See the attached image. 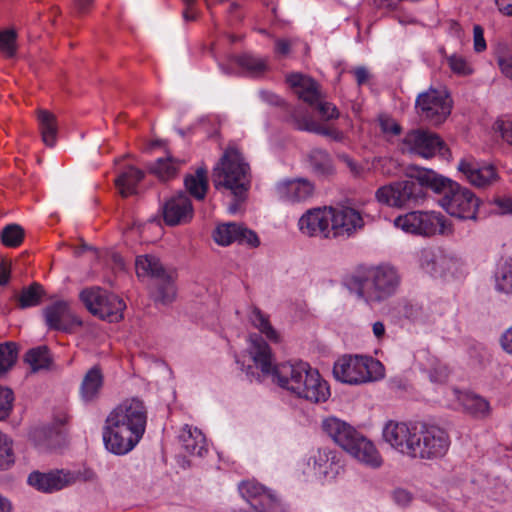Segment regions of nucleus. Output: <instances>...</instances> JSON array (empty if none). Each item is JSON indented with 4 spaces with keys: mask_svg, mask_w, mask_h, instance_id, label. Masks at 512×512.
I'll list each match as a JSON object with an SVG mask.
<instances>
[{
    "mask_svg": "<svg viewBox=\"0 0 512 512\" xmlns=\"http://www.w3.org/2000/svg\"><path fill=\"white\" fill-rule=\"evenodd\" d=\"M147 424V408L139 398L123 401L106 418L103 428L105 448L115 455H125L142 439Z\"/></svg>",
    "mask_w": 512,
    "mask_h": 512,
    "instance_id": "obj_1",
    "label": "nucleus"
},
{
    "mask_svg": "<svg viewBox=\"0 0 512 512\" xmlns=\"http://www.w3.org/2000/svg\"><path fill=\"white\" fill-rule=\"evenodd\" d=\"M399 284L397 270L388 264L359 267L346 281L349 291L370 306L394 295Z\"/></svg>",
    "mask_w": 512,
    "mask_h": 512,
    "instance_id": "obj_2",
    "label": "nucleus"
},
{
    "mask_svg": "<svg viewBox=\"0 0 512 512\" xmlns=\"http://www.w3.org/2000/svg\"><path fill=\"white\" fill-rule=\"evenodd\" d=\"M419 178L434 192L442 194L439 203L448 214L465 220L477 219L479 199L468 188L432 170L420 171Z\"/></svg>",
    "mask_w": 512,
    "mask_h": 512,
    "instance_id": "obj_3",
    "label": "nucleus"
},
{
    "mask_svg": "<svg viewBox=\"0 0 512 512\" xmlns=\"http://www.w3.org/2000/svg\"><path fill=\"white\" fill-rule=\"evenodd\" d=\"M249 340L248 353L263 375H272L274 382L291 393L299 389V381L310 366L308 363L285 362L273 366L271 349L266 341L258 334H251Z\"/></svg>",
    "mask_w": 512,
    "mask_h": 512,
    "instance_id": "obj_4",
    "label": "nucleus"
},
{
    "mask_svg": "<svg viewBox=\"0 0 512 512\" xmlns=\"http://www.w3.org/2000/svg\"><path fill=\"white\" fill-rule=\"evenodd\" d=\"M322 430L359 462L372 468L381 466L382 458L374 444L350 424L337 417H328L322 421Z\"/></svg>",
    "mask_w": 512,
    "mask_h": 512,
    "instance_id": "obj_5",
    "label": "nucleus"
},
{
    "mask_svg": "<svg viewBox=\"0 0 512 512\" xmlns=\"http://www.w3.org/2000/svg\"><path fill=\"white\" fill-rule=\"evenodd\" d=\"M216 189L230 190L234 197L241 198L250 187V168L242 154L235 148H228L214 167L212 175Z\"/></svg>",
    "mask_w": 512,
    "mask_h": 512,
    "instance_id": "obj_6",
    "label": "nucleus"
},
{
    "mask_svg": "<svg viewBox=\"0 0 512 512\" xmlns=\"http://www.w3.org/2000/svg\"><path fill=\"white\" fill-rule=\"evenodd\" d=\"M424 186L427 187L426 183L420 180L417 173L416 180H400L379 187L375 192V199L388 207L410 209L425 200Z\"/></svg>",
    "mask_w": 512,
    "mask_h": 512,
    "instance_id": "obj_7",
    "label": "nucleus"
},
{
    "mask_svg": "<svg viewBox=\"0 0 512 512\" xmlns=\"http://www.w3.org/2000/svg\"><path fill=\"white\" fill-rule=\"evenodd\" d=\"M333 374L343 383L357 385L384 377V367L372 357L344 355L334 364Z\"/></svg>",
    "mask_w": 512,
    "mask_h": 512,
    "instance_id": "obj_8",
    "label": "nucleus"
},
{
    "mask_svg": "<svg viewBox=\"0 0 512 512\" xmlns=\"http://www.w3.org/2000/svg\"><path fill=\"white\" fill-rule=\"evenodd\" d=\"M136 273L139 277L150 276L156 288L154 299L162 304L171 303L176 296L172 274L167 273L160 260L152 255L139 256L136 259Z\"/></svg>",
    "mask_w": 512,
    "mask_h": 512,
    "instance_id": "obj_9",
    "label": "nucleus"
},
{
    "mask_svg": "<svg viewBox=\"0 0 512 512\" xmlns=\"http://www.w3.org/2000/svg\"><path fill=\"white\" fill-rule=\"evenodd\" d=\"M80 299L87 309L95 316L108 322L123 319L126 304L118 295L99 287L83 290Z\"/></svg>",
    "mask_w": 512,
    "mask_h": 512,
    "instance_id": "obj_10",
    "label": "nucleus"
},
{
    "mask_svg": "<svg viewBox=\"0 0 512 512\" xmlns=\"http://www.w3.org/2000/svg\"><path fill=\"white\" fill-rule=\"evenodd\" d=\"M421 424L389 421L383 428V439L397 452L416 459Z\"/></svg>",
    "mask_w": 512,
    "mask_h": 512,
    "instance_id": "obj_11",
    "label": "nucleus"
},
{
    "mask_svg": "<svg viewBox=\"0 0 512 512\" xmlns=\"http://www.w3.org/2000/svg\"><path fill=\"white\" fill-rule=\"evenodd\" d=\"M394 225L405 232L421 236L445 234L447 230L444 215L435 211L408 212L396 217Z\"/></svg>",
    "mask_w": 512,
    "mask_h": 512,
    "instance_id": "obj_12",
    "label": "nucleus"
},
{
    "mask_svg": "<svg viewBox=\"0 0 512 512\" xmlns=\"http://www.w3.org/2000/svg\"><path fill=\"white\" fill-rule=\"evenodd\" d=\"M403 151L423 158H431L436 154L446 160L452 157L450 149L443 140L438 135L425 130L408 132L403 139Z\"/></svg>",
    "mask_w": 512,
    "mask_h": 512,
    "instance_id": "obj_13",
    "label": "nucleus"
},
{
    "mask_svg": "<svg viewBox=\"0 0 512 512\" xmlns=\"http://www.w3.org/2000/svg\"><path fill=\"white\" fill-rule=\"evenodd\" d=\"M416 108L422 118L433 125H439L450 115L452 100L444 90L429 89L418 95Z\"/></svg>",
    "mask_w": 512,
    "mask_h": 512,
    "instance_id": "obj_14",
    "label": "nucleus"
},
{
    "mask_svg": "<svg viewBox=\"0 0 512 512\" xmlns=\"http://www.w3.org/2000/svg\"><path fill=\"white\" fill-rule=\"evenodd\" d=\"M450 447V437L446 430L437 425L421 424V436L416 459H436L443 457Z\"/></svg>",
    "mask_w": 512,
    "mask_h": 512,
    "instance_id": "obj_15",
    "label": "nucleus"
},
{
    "mask_svg": "<svg viewBox=\"0 0 512 512\" xmlns=\"http://www.w3.org/2000/svg\"><path fill=\"white\" fill-rule=\"evenodd\" d=\"M418 261L421 269L435 278L454 276L460 267L458 259L440 248L422 249Z\"/></svg>",
    "mask_w": 512,
    "mask_h": 512,
    "instance_id": "obj_16",
    "label": "nucleus"
},
{
    "mask_svg": "<svg viewBox=\"0 0 512 512\" xmlns=\"http://www.w3.org/2000/svg\"><path fill=\"white\" fill-rule=\"evenodd\" d=\"M79 474L68 470H51L43 473L33 471L27 478L28 484L43 493H53L77 482Z\"/></svg>",
    "mask_w": 512,
    "mask_h": 512,
    "instance_id": "obj_17",
    "label": "nucleus"
},
{
    "mask_svg": "<svg viewBox=\"0 0 512 512\" xmlns=\"http://www.w3.org/2000/svg\"><path fill=\"white\" fill-rule=\"evenodd\" d=\"M241 496L250 504L249 512L276 511L279 502L276 495L254 481H243L239 485Z\"/></svg>",
    "mask_w": 512,
    "mask_h": 512,
    "instance_id": "obj_18",
    "label": "nucleus"
},
{
    "mask_svg": "<svg viewBox=\"0 0 512 512\" xmlns=\"http://www.w3.org/2000/svg\"><path fill=\"white\" fill-rule=\"evenodd\" d=\"M299 389H295L294 395L312 403L324 402L330 395L329 387L317 370L310 366L299 381Z\"/></svg>",
    "mask_w": 512,
    "mask_h": 512,
    "instance_id": "obj_19",
    "label": "nucleus"
},
{
    "mask_svg": "<svg viewBox=\"0 0 512 512\" xmlns=\"http://www.w3.org/2000/svg\"><path fill=\"white\" fill-rule=\"evenodd\" d=\"M163 219L169 226L189 223L194 215L190 198L185 192L170 197L163 205Z\"/></svg>",
    "mask_w": 512,
    "mask_h": 512,
    "instance_id": "obj_20",
    "label": "nucleus"
},
{
    "mask_svg": "<svg viewBox=\"0 0 512 512\" xmlns=\"http://www.w3.org/2000/svg\"><path fill=\"white\" fill-rule=\"evenodd\" d=\"M331 208H314L303 214L298 226L300 231L309 236L330 237L331 234Z\"/></svg>",
    "mask_w": 512,
    "mask_h": 512,
    "instance_id": "obj_21",
    "label": "nucleus"
},
{
    "mask_svg": "<svg viewBox=\"0 0 512 512\" xmlns=\"http://www.w3.org/2000/svg\"><path fill=\"white\" fill-rule=\"evenodd\" d=\"M331 217V233L334 237H349L364 227L361 213L351 207L331 208Z\"/></svg>",
    "mask_w": 512,
    "mask_h": 512,
    "instance_id": "obj_22",
    "label": "nucleus"
},
{
    "mask_svg": "<svg viewBox=\"0 0 512 512\" xmlns=\"http://www.w3.org/2000/svg\"><path fill=\"white\" fill-rule=\"evenodd\" d=\"M44 317L48 328L53 330L71 332L75 326L82 325V321L65 301H57L46 307Z\"/></svg>",
    "mask_w": 512,
    "mask_h": 512,
    "instance_id": "obj_23",
    "label": "nucleus"
},
{
    "mask_svg": "<svg viewBox=\"0 0 512 512\" xmlns=\"http://www.w3.org/2000/svg\"><path fill=\"white\" fill-rule=\"evenodd\" d=\"M279 197L288 202L305 201L313 195L314 186L307 179L287 180L277 185Z\"/></svg>",
    "mask_w": 512,
    "mask_h": 512,
    "instance_id": "obj_24",
    "label": "nucleus"
},
{
    "mask_svg": "<svg viewBox=\"0 0 512 512\" xmlns=\"http://www.w3.org/2000/svg\"><path fill=\"white\" fill-rule=\"evenodd\" d=\"M290 118L294 126L301 131H308L323 136L331 137L335 140H341L342 134L335 130L324 127L313 120L301 107H296L291 111Z\"/></svg>",
    "mask_w": 512,
    "mask_h": 512,
    "instance_id": "obj_25",
    "label": "nucleus"
},
{
    "mask_svg": "<svg viewBox=\"0 0 512 512\" xmlns=\"http://www.w3.org/2000/svg\"><path fill=\"white\" fill-rule=\"evenodd\" d=\"M104 385V375L100 366L91 367L84 375L79 393L81 399L90 403L99 398Z\"/></svg>",
    "mask_w": 512,
    "mask_h": 512,
    "instance_id": "obj_26",
    "label": "nucleus"
},
{
    "mask_svg": "<svg viewBox=\"0 0 512 512\" xmlns=\"http://www.w3.org/2000/svg\"><path fill=\"white\" fill-rule=\"evenodd\" d=\"M295 93L304 102L315 105L320 99L319 85L312 78L302 74H292L287 78Z\"/></svg>",
    "mask_w": 512,
    "mask_h": 512,
    "instance_id": "obj_27",
    "label": "nucleus"
},
{
    "mask_svg": "<svg viewBox=\"0 0 512 512\" xmlns=\"http://www.w3.org/2000/svg\"><path fill=\"white\" fill-rule=\"evenodd\" d=\"M179 439L184 450L190 455L201 457L207 452L206 438L196 427L185 425Z\"/></svg>",
    "mask_w": 512,
    "mask_h": 512,
    "instance_id": "obj_28",
    "label": "nucleus"
},
{
    "mask_svg": "<svg viewBox=\"0 0 512 512\" xmlns=\"http://www.w3.org/2000/svg\"><path fill=\"white\" fill-rule=\"evenodd\" d=\"M309 462L313 463V470L319 476L327 477L330 474L337 473V456L329 448H319L310 457Z\"/></svg>",
    "mask_w": 512,
    "mask_h": 512,
    "instance_id": "obj_29",
    "label": "nucleus"
},
{
    "mask_svg": "<svg viewBox=\"0 0 512 512\" xmlns=\"http://www.w3.org/2000/svg\"><path fill=\"white\" fill-rule=\"evenodd\" d=\"M144 178V172L134 166L126 167L115 179V185L124 198L137 193V185Z\"/></svg>",
    "mask_w": 512,
    "mask_h": 512,
    "instance_id": "obj_30",
    "label": "nucleus"
},
{
    "mask_svg": "<svg viewBox=\"0 0 512 512\" xmlns=\"http://www.w3.org/2000/svg\"><path fill=\"white\" fill-rule=\"evenodd\" d=\"M24 361L29 365L32 373L47 371L53 365L52 354L46 345L29 349L25 354Z\"/></svg>",
    "mask_w": 512,
    "mask_h": 512,
    "instance_id": "obj_31",
    "label": "nucleus"
},
{
    "mask_svg": "<svg viewBox=\"0 0 512 512\" xmlns=\"http://www.w3.org/2000/svg\"><path fill=\"white\" fill-rule=\"evenodd\" d=\"M37 119L43 143L48 147H53L56 143L58 133L56 116L48 110L39 109Z\"/></svg>",
    "mask_w": 512,
    "mask_h": 512,
    "instance_id": "obj_32",
    "label": "nucleus"
},
{
    "mask_svg": "<svg viewBox=\"0 0 512 512\" xmlns=\"http://www.w3.org/2000/svg\"><path fill=\"white\" fill-rule=\"evenodd\" d=\"M185 187L189 194L197 200H203L208 188L207 170L198 168L194 175H187L184 180Z\"/></svg>",
    "mask_w": 512,
    "mask_h": 512,
    "instance_id": "obj_33",
    "label": "nucleus"
},
{
    "mask_svg": "<svg viewBox=\"0 0 512 512\" xmlns=\"http://www.w3.org/2000/svg\"><path fill=\"white\" fill-rule=\"evenodd\" d=\"M44 296V287L37 282H33L29 286L23 287L16 299L19 308L26 309L38 306L42 302Z\"/></svg>",
    "mask_w": 512,
    "mask_h": 512,
    "instance_id": "obj_34",
    "label": "nucleus"
},
{
    "mask_svg": "<svg viewBox=\"0 0 512 512\" xmlns=\"http://www.w3.org/2000/svg\"><path fill=\"white\" fill-rule=\"evenodd\" d=\"M457 170L465 181L480 187V162L472 155H465L458 163Z\"/></svg>",
    "mask_w": 512,
    "mask_h": 512,
    "instance_id": "obj_35",
    "label": "nucleus"
},
{
    "mask_svg": "<svg viewBox=\"0 0 512 512\" xmlns=\"http://www.w3.org/2000/svg\"><path fill=\"white\" fill-rule=\"evenodd\" d=\"M426 363H422L423 369L428 373L432 382L443 383L449 376L448 367L438 358L425 354Z\"/></svg>",
    "mask_w": 512,
    "mask_h": 512,
    "instance_id": "obj_36",
    "label": "nucleus"
},
{
    "mask_svg": "<svg viewBox=\"0 0 512 512\" xmlns=\"http://www.w3.org/2000/svg\"><path fill=\"white\" fill-rule=\"evenodd\" d=\"M235 62L244 69L250 76H260L267 70V62L265 59L256 57L251 54H243L235 57Z\"/></svg>",
    "mask_w": 512,
    "mask_h": 512,
    "instance_id": "obj_37",
    "label": "nucleus"
},
{
    "mask_svg": "<svg viewBox=\"0 0 512 512\" xmlns=\"http://www.w3.org/2000/svg\"><path fill=\"white\" fill-rule=\"evenodd\" d=\"M249 320L251 324L255 328H257L262 334H264L269 340H278V334L276 330L271 326L268 317L264 313H262V311L259 308H252L249 315Z\"/></svg>",
    "mask_w": 512,
    "mask_h": 512,
    "instance_id": "obj_38",
    "label": "nucleus"
},
{
    "mask_svg": "<svg viewBox=\"0 0 512 512\" xmlns=\"http://www.w3.org/2000/svg\"><path fill=\"white\" fill-rule=\"evenodd\" d=\"M180 162L172 157L160 158L151 167V172L154 173L160 180L167 181L176 176Z\"/></svg>",
    "mask_w": 512,
    "mask_h": 512,
    "instance_id": "obj_39",
    "label": "nucleus"
},
{
    "mask_svg": "<svg viewBox=\"0 0 512 512\" xmlns=\"http://www.w3.org/2000/svg\"><path fill=\"white\" fill-rule=\"evenodd\" d=\"M241 224L237 223H225L219 225L213 234V238L216 243L222 246L230 245L233 242H237L238 233L240 232Z\"/></svg>",
    "mask_w": 512,
    "mask_h": 512,
    "instance_id": "obj_40",
    "label": "nucleus"
},
{
    "mask_svg": "<svg viewBox=\"0 0 512 512\" xmlns=\"http://www.w3.org/2000/svg\"><path fill=\"white\" fill-rule=\"evenodd\" d=\"M309 162L315 173L326 175L333 170L330 155L322 149H313L309 154Z\"/></svg>",
    "mask_w": 512,
    "mask_h": 512,
    "instance_id": "obj_41",
    "label": "nucleus"
},
{
    "mask_svg": "<svg viewBox=\"0 0 512 512\" xmlns=\"http://www.w3.org/2000/svg\"><path fill=\"white\" fill-rule=\"evenodd\" d=\"M15 458L12 439L0 431V472L13 467Z\"/></svg>",
    "mask_w": 512,
    "mask_h": 512,
    "instance_id": "obj_42",
    "label": "nucleus"
},
{
    "mask_svg": "<svg viewBox=\"0 0 512 512\" xmlns=\"http://www.w3.org/2000/svg\"><path fill=\"white\" fill-rule=\"evenodd\" d=\"M495 289L498 292L512 294V264L504 263L495 274Z\"/></svg>",
    "mask_w": 512,
    "mask_h": 512,
    "instance_id": "obj_43",
    "label": "nucleus"
},
{
    "mask_svg": "<svg viewBox=\"0 0 512 512\" xmlns=\"http://www.w3.org/2000/svg\"><path fill=\"white\" fill-rule=\"evenodd\" d=\"M18 348L14 342L0 344V374L7 372L16 362Z\"/></svg>",
    "mask_w": 512,
    "mask_h": 512,
    "instance_id": "obj_44",
    "label": "nucleus"
},
{
    "mask_svg": "<svg viewBox=\"0 0 512 512\" xmlns=\"http://www.w3.org/2000/svg\"><path fill=\"white\" fill-rule=\"evenodd\" d=\"M24 239V230L18 224H9L1 231V241L7 247H17Z\"/></svg>",
    "mask_w": 512,
    "mask_h": 512,
    "instance_id": "obj_45",
    "label": "nucleus"
},
{
    "mask_svg": "<svg viewBox=\"0 0 512 512\" xmlns=\"http://www.w3.org/2000/svg\"><path fill=\"white\" fill-rule=\"evenodd\" d=\"M446 60L451 71L458 76H468L474 71L470 62L456 53L446 56Z\"/></svg>",
    "mask_w": 512,
    "mask_h": 512,
    "instance_id": "obj_46",
    "label": "nucleus"
},
{
    "mask_svg": "<svg viewBox=\"0 0 512 512\" xmlns=\"http://www.w3.org/2000/svg\"><path fill=\"white\" fill-rule=\"evenodd\" d=\"M0 51L6 57H13L16 53V32L14 30L0 31Z\"/></svg>",
    "mask_w": 512,
    "mask_h": 512,
    "instance_id": "obj_47",
    "label": "nucleus"
},
{
    "mask_svg": "<svg viewBox=\"0 0 512 512\" xmlns=\"http://www.w3.org/2000/svg\"><path fill=\"white\" fill-rule=\"evenodd\" d=\"M13 401V391L7 387L0 386V420H4L10 415Z\"/></svg>",
    "mask_w": 512,
    "mask_h": 512,
    "instance_id": "obj_48",
    "label": "nucleus"
},
{
    "mask_svg": "<svg viewBox=\"0 0 512 512\" xmlns=\"http://www.w3.org/2000/svg\"><path fill=\"white\" fill-rule=\"evenodd\" d=\"M495 208L490 213L497 215H512V199L508 196H497L489 201Z\"/></svg>",
    "mask_w": 512,
    "mask_h": 512,
    "instance_id": "obj_49",
    "label": "nucleus"
},
{
    "mask_svg": "<svg viewBox=\"0 0 512 512\" xmlns=\"http://www.w3.org/2000/svg\"><path fill=\"white\" fill-rule=\"evenodd\" d=\"M457 393V399L460 401V403L463 405V407L475 414L478 411V407L480 405V399L477 395L472 394L470 392H458Z\"/></svg>",
    "mask_w": 512,
    "mask_h": 512,
    "instance_id": "obj_50",
    "label": "nucleus"
},
{
    "mask_svg": "<svg viewBox=\"0 0 512 512\" xmlns=\"http://www.w3.org/2000/svg\"><path fill=\"white\" fill-rule=\"evenodd\" d=\"M493 129L499 132L502 139L512 145V121L509 119L499 118L495 121Z\"/></svg>",
    "mask_w": 512,
    "mask_h": 512,
    "instance_id": "obj_51",
    "label": "nucleus"
},
{
    "mask_svg": "<svg viewBox=\"0 0 512 512\" xmlns=\"http://www.w3.org/2000/svg\"><path fill=\"white\" fill-rule=\"evenodd\" d=\"M237 243L241 245H247L249 247L255 248L260 244L259 238L257 234L247 227L241 225L240 232L238 233Z\"/></svg>",
    "mask_w": 512,
    "mask_h": 512,
    "instance_id": "obj_52",
    "label": "nucleus"
},
{
    "mask_svg": "<svg viewBox=\"0 0 512 512\" xmlns=\"http://www.w3.org/2000/svg\"><path fill=\"white\" fill-rule=\"evenodd\" d=\"M316 108L324 120H331L339 117L337 107L330 102L321 101L319 99L316 103Z\"/></svg>",
    "mask_w": 512,
    "mask_h": 512,
    "instance_id": "obj_53",
    "label": "nucleus"
},
{
    "mask_svg": "<svg viewBox=\"0 0 512 512\" xmlns=\"http://www.w3.org/2000/svg\"><path fill=\"white\" fill-rule=\"evenodd\" d=\"M499 180L500 177L493 165H482V188L494 185Z\"/></svg>",
    "mask_w": 512,
    "mask_h": 512,
    "instance_id": "obj_54",
    "label": "nucleus"
},
{
    "mask_svg": "<svg viewBox=\"0 0 512 512\" xmlns=\"http://www.w3.org/2000/svg\"><path fill=\"white\" fill-rule=\"evenodd\" d=\"M259 97L262 101L271 106H283L285 104L280 96L268 90H260Z\"/></svg>",
    "mask_w": 512,
    "mask_h": 512,
    "instance_id": "obj_55",
    "label": "nucleus"
},
{
    "mask_svg": "<svg viewBox=\"0 0 512 512\" xmlns=\"http://www.w3.org/2000/svg\"><path fill=\"white\" fill-rule=\"evenodd\" d=\"M381 173L387 176L394 175L397 171V163L392 158H380L378 160Z\"/></svg>",
    "mask_w": 512,
    "mask_h": 512,
    "instance_id": "obj_56",
    "label": "nucleus"
},
{
    "mask_svg": "<svg viewBox=\"0 0 512 512\" xmlns=\"http://www.w3.org/2000/svg\"><path fill=\"white\" fill-rule=\"evenodd\" d=\"M292 47V41L289 39H276L275 41V53L280 56H287Z\"/></svg>",
    "mask_w": 512,
    "mask_h": 512,
    "instance_id": "obj_57",
    "label": "nucleus"
},
{
    "mask_svg": "<svg viewBox=\"0 0 512 512\" xmlns=\"http://www.w3.org/2000/svg\"><path fill=\"white\" fill-rule=\"evenodd\" d=\"M380 124L384 133L399 135L401 132L400 125L392 119H382Z\"/></svg>",
    "mask_w": 512,
    "mask_h": 512,
    "instance_id": "obj_58",
    "label": "nucleus"
},
{
    "mask_svg": "<svg viewBox=\"0 0 512 512\" xmlns=\"http://www.w3.org/2000/svg\"><path fill=\"white\" fill-rule=\"evenodd\" d=\"M498 65L503 75L512 80V54L499 58Z\"/></svg>",
    "mask_w": 512,
    "mask_h": 512,
    "instance_id": "obj_59",
    "label": "nucleus"
},
{
    "mask_svg": "<svg viewBox=\"0 0 512 512\" xmlns=\"http://www.w3.org/2000/svg\"><path fill=\"white\" fill-rule=\"evenodd\" d=\"M500 344L506 353L512 355V326L502 334Z\"/></svg>",
    "mask_w": 512,
    "mask_h": 512,
    "instance_id": "obj_60",
    "label": "nucleus"
},
{
    "mask_svg": "<svg viewBox=\"0 0 512 512\" xmlns=\"http://www.w3.org/2000/svg\"><path fill=\"white\" fill-rule=\"evenodd\" d=\"M394 500L402 506H406L410 503L412 496L410 492L405 489H396L393 493Z\"/></svg>",
    "mask_w": 512,
    "mask_h": 512,
    "instance_id": "obj_61",
    "label": "nucleus"
},
{
    "mask_svg": "<svg viewBox=\"0 0 512 512\" xmlns=\"http://www.w3.org/2000/svg\"><path fill=\"white\" fill-rule=\"evenodd\" d=\"M94 0H74V10L77 15L87 13L92 6Z\"/></svg>",
    "mask_w": 512,
    "mask_h": 512,
    "instance_id": "obj_62",
    "label": "nucleus"
},
{
    "mask_svg": "<svg viewBox=\"0 0 512 512\" xmlns=\"http://www.w3.org/2000/svg\"><path fill=\"white\" fill-rule=\"evenodd\" d=\"M10 280V268L4 261L0 263V286L6 285Z\"/></svg>",
    "mask_w": 512,
    "mask_h": 512,
    "instance_id": "obj_63",
    "label": "nucleus"
},
{
    "mask_svg": "<svg viewBox=\"0 0 512 512\" xmlns=\"http://www.w3.org/2000/svg\"><path fill=\"white\" fill-rule=\"evenodd\" d=\"M499 11L506 15L512 16V0H495Z\"/></svg>",
    "mask_w": 512,
    "mask_h": 512,
    "instance_id": "obj_64",
    "label": "nucleus"
}]
</instances>
